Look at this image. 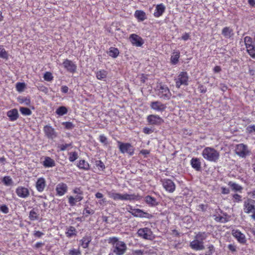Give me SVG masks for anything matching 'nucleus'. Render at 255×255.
Segmentation results:
<instances>
[{
  "label": "nucleus",
  "mask_w": 255,
  "mask_h": 255,
  "mask_svg": "<svg viewBox=\"0 0 255 255\" xmlns=\"http://www.w3.org/2000/svg\"><path fill=\"white\" fill-rule=\"evenodd\" d=\"M67 113V109L65 107L61 106L58 108L56 111V113L59 116H63Z\"/></svg>",
  "instance_id": "nucleus-37"
},
{
  "label": "nucleus",
  "mask_w": 255,
  "mask_h": 255,
  "mask_svg": "<svg viewBox=\"0 0 255 255\" xmlns=\"http://www.w3.org/2000/svg\"><path fill=\"white\" fill-rule=\"evenodd\" d=\"M0 57L3 59H8V54L2 46H0Z\"/></svg>",
  "instance_id": "nucleus-41"
},
{
  "label": "nucleus",
  "mask_w": 255,
  "mask_h": 255,
  "mask_svg": "<svg viewBox=\"0 0 255 255\" xmlns=\"http://www.w3.org/2000/svg\"><path fill=\"white\" fill-rule=\"evenodd\" d=\"M221 190H222V194H228L230 192V190L229 188H227L226 187H222L221 188Z\"/></svg>",
  "instance_id": "nucleus-58"
},
{
  "label": "nucleus",
  "mask_w": 255,
  "mask_h": 255,
  "mask_svg": "<svg viewBox=\"0 0 255 255\" xmlns=\"http://www.w3.org/2000/svg\"><path fill=\"white\" fill-rule=\"evenodd\" d=\"M222 34L225 38H229L231 37L233 34V30L229 27H225L222 29Z\"/></svg>",
  "instance_id": "nucleus-24"
},
{
  "label": "nucleus",
  "mask_w": 255,
  "mask_h": 255,
  "mask_svg": "<svg viewBox=\"0 0 255 255\" xmlns=\"http://www.w3.org/2000/svg\"><path fill=\"white\" fill-rule=\"evenodd\" d=\"M77 158V154L76 152H74L71 153L69 156V160L71 162L74 161Z\"/></svg>",
  "instance_id": "nucleus-51"
},
{
  "label": "nucleus",
  "mask_w": 255,
  "mask_h": 255,
  "mask_svg": "<svg viewBox=\"0 0 255 255\" xmlns=\"http://www.w3.org/2000/svg\"><path fill=\"white\" fill-rule=\"evenodd\" d=\"M19 111L22 115L25 116H29L32 113L31 110L27 108L20 107Z\"/></svg>",
  "instance_id": "nucleus-40"
},
{
  "label": "nucleus",
  "mask_w": 255,
  "mask_h": 255,
  "mask_svg": "<svg viewBox=\"0 0 255 255\" xmlns=\"http://www.w3.org/2000/svg\"><path fill=\"white\" fill-rule=\"evenodd\" d=\"M43 235V233L40 231H35L34 233V236L40 238Z\"/></svg>",
  "instance_id": "nucleus-61"
},
{
  "label": "nucleus",
  "mask_w": 255,
  "mask_h": 255,
  "mask_svg": "<svg viewBox=\"0 0 255 255\" xmlns=\"http://www.w3.org/2000/svg\"><path fill=\"white\" fill-rule=\"evenodd\" d=\"M150 106L151 109L160 112L164 111L166 108L165 104L158 101L151 102Z\"/></svg>",
  "instance_id": "nucleus-12"
},
{
  "label": "nucleus",
  "mask_w": 255,
  "mask_h": 255,
  "mask_svg": "<svg viewBox=\"0 0 255 255\" xmlns=\"http://www.w3.org/2000/svg\"><path fill=\"white\" fill-rule=\"evenodd\" d=\"M108 243L112 246L109 255H124L127 250L126 244L116 237L109 238Z\"/></svg>",
  "instance_id": "nucleus-1"
},
{
  "label": "nucleus",
  "mask_w": 255,
  "mask_h": 255,
  "mask_svg": "<svg viewBox=\"0 0 255 255\" xmlns=\"http://www.w3.org/2000/svg\"><path fill=\"white\" fill-rule=\"evenodd\" d=\"M77 231L75 228L73 226H69L66 229L65 235L67 237L71 238L77 236Z\"/></svg>",
  "instance_id": "nucleus-21"
},
{
  "label": "nucleus",
  "mask_w": 255,
  "mask_h": 255,
  "mask_svg": "<svg viewBox=\"0 0 255 255\" xmlns=\"http://www.w3.org/2000/svg\"><path fill=\"white\" fill-rule=\"evenodd\" d=\"M128 211L134 216L137 217H145L147 214L138 208H129Z\"/></svg>",
  "instance_id": "nucleus-19"
},
{
  "label": "nucleus",
  "mask_w": 255,
  "mask_h": 255,
  "mask_svg": "<svg viewBox=\"0 0 255 255\" xmlns=\"http://www.w3.org/2000/svg\"><path fill=\"white\" fill-rule=\"evenodd\" d=\"M69 255H80L81 252L79 249H73L69 251Z\"/></svg>",
  "instance_id": "nucleus-48"
},
{
  "label": "nucleus",
  "mask_w": 255,
  "mask_h": 255,
  "mask_svg": "<svg viewBox=\"0 0 255 255\" xmlns=\"http://www.w3.org/2000/svg\"><path fill=\"white\" fill-rule=\"evenodd\" d=\"M228 185L232 188V190L234 191L241 192L243 189V187L241 186L232 181L229 182Z\"/></svg>",
  "instance_id": "nucleus-32"
},
{
  "label": "nucleus",
  "mask_w": 255,
  "mask_h": 255,
  "mask_svg": "<svg viewBox=\"0 0 255 255\" xmlns=\"http://www.w3.org/2000/svg\"><path fill=\"white\" fill-rule=\"evenodd\" d=\"M2 182L6 186H11L13 184L12 179L8 176H4L2 180Z\"/></svg>",
  "instance_id": "nucleus-35"
},
{
  "label": "nucleus",
  "mask_w": 255,
  "mask_h": 255,
  "mask_svg": "<svg viewBox=\"0 0 255 255\" xmlns=\"http://www.w3.org/2000/svg\"><path fill=\"white\" fill-rule=\"evenodd\" d=\"M71 144H61L60 145V150L62 151H64L67 149V147L71 146Z\"/></svg>",
  "instance_id": "nucleus-56"
},
{
  "label": "nucleus",
  "mask_w": 255,
  "mask_h": 255,
  "mask_svg": "<svg viewBox=\"0 0 255 255\" xmlns=\"http://www.w3.org/2000/svg\"><path fill=\"white\" fill-rule=\"evenodd\" d=\"M179 56L180 53L179 52L173 53V55L171 57V61L172 64H175L178 62Z\"/></svg>",
  "instance_id": "nucleus-36"
},
{
  "label": "nucleus",
  "mask_w": 255,
  "mask_h": 255,
  "mask_svg": "<svg viewBox=\"0 0 255 255\" xmlns=\"http://www.w3.org/2000/svg\"><path fill=\"white\" fill-rule=\"evenodd\" d=\"M242 197L239 194H236L233 195V199L235 202H239L241 201Z\"/></svg>",
  "instance_id": "nucleus-55"
},
{
  "label": "nucleus",
  "mask_w": 255,
  "mask_h": 255,
  "mask_svg": "<svg viewBox=\"0 0 255 255\" xmlns=\"http://www.w3.org/2000/svg\"><path fill=\"white\" fill-rule=\"evenodd\" d=\"M107 76V72L104 70L98 71L96 73V77L99 80H105Z\"/></svg>",
  "instance_id": "nucleus-31"
},
{
  "label": "nucleus",
  "mask_w": 255,
  "mask_h": 255,
  "mask_svg": "<svg viewBox=\"0 0 255 255\" xmlns=\"http://www.w3.org/2000/svg\"><path fill=\"white\" fill-rule=\"evenodd\" d=\"M95 165L100 170H103L105 168V166L101 160H96L95 161Z\"/></svg>",
  "instance_id": "nucleus-45"
},
{
  "label": "nucleus",
  "mask_w": 255,
  "mask_h": 255,
  "mask_svg": "<svg viewBox=\"0 0 255 255\" xmlns=\"http://www.w3.org/2000/svg\"><path fill=\"white\" fill-rule=\"evenodd\" d=\"M229 221V217H228L226 214H224V216H222L219 222L225 223Z\"/></svg>",
  "instance_id": "nucleus-52"
},
{
  "label": "nucleus",
  "mask_w": 255,
  "mask_h": 255,
  "mask_svg": "<svg viewBox=\"0 0 255 255\" xmlns=\"http://www.w3.org/2000/svg\"><path fill=\"white\" fill-rule=\"evenodd\" d=\"M109 196L114 200H119L120 194L113 192H110L108 193Z\"/></svg>",
  "instance_id": "nucleus-47"
},
{
  "label": "nucleus",
  "mask_w": 255,
  "mask_h": 255,
  "mask_svg": "<svg viewBox=\"0 0 255 255\" xmlns=\"http://www.w3.org/2000/svg\"><path fill=\"white\" fill-rule=\"evenodd\" d=\"M83 199V197L80 195H77L75 197L70 196L69 197V202L71 206L75 205V203L81 201Z\"/></svg>",
  "instance_id": "nucleus-27"
},
{
  "label": "nucleus",
  "mask_w": 255,
  "mask_h": 255,
  "mask_svg": "<svg viewBox=\"0 0 255 255\" xmlns=\"http://www.w3.org/2000/svg\"><path fill=\"white\" fill-rule=\"evenodd\" d=\"M43 131L45 136L50 139L53 140L57 136V132L51 126L46 125L44 126Z\"/></svg>",
  "instance_id": "nucleus-8"
},
{
  "label": "nucleus",
  "mask_w": 255,
  "mask_h": 255,
  "mask_svg": "<svg viewBox=\"0 0 255 255\" xmlns=\"http://www.w3.org/2000/svg\"><path fill=\"white\" fill-rule=\"evenodd\" d=\"M19 102L20 103H24L26 105H29L30 104V101L29 99L27 98H23L19 100Z\"/></svg>",
  "instance_id": "nucleus-53"
},
{
  "label": "nucleus",
  "mask_w": 255,
  "mask_h": 255,
  "mask_svg": "<svg viewBox=\"0 0 255 255\" xmlns=\"http://www.w3.org/2000/svg\"><path fill=\"white\" fill-rule=\"evenodd\" d=\"M235 151L236 153L242 157H246L249 153L247 146L244 144H238Z\"/></svg>",
  "instance_id": "nucleus-9"
},
{
  "label": "nucleus",
  "mask_w": 255,
  "mask_h": 255,
  "mask_svg": "<svg viewBox=\"0 0 255 255\" xmlns=\"http://www.w3.org/2000/svg\"><path fill=\"white\" fill-rule=\"evenodd\" d=\"M176 80V87L177 88H180L181 85H188V76L186 72H181Z\"/></svg>",
  "instance_id": "nucleus-6"
},
{
  "label": "nucleus",
  "mask_w": 255,
  "mask_h": 255,
  "mask_svg": "<svg viewBox=\"0 0 255 255\" xmlns=\"http://www.w3.org/2000/svg\"><path fill=\"white\" fill-rule=\"evenodd\" d=\"M190 247L191 249L195 251H201L205 249L204 242L198 241L196 239L190 242Z\"/></svg>",
  "instance_id": "nucleus-14"
},
{
  "label": "nucleus",
  "mask_w": 255,
  "mask_h": 255,
  "mask_svg": "<svg viewBox=\"0 0 255 255\" xmlns=\"http://www.w3.org/2000/svg\"><path fill=\"white\" fill-rule=\"evenodd\" d=\"M16 193L19 197L21 198H26L29 194L28 189L23 187H18L16 189Z\"/></svg>",
  "instance_id": "nucleus-18"
},
{
  "label": "nucleus",
  "mask_w": 255,
  "mask_h": 255,
  "mask_svg": "<svg viewBox=\"0 0 255 255\" xmlns=\"http://www.w3.org/2000/svg\"><path fill=\"white\" fill-rule=\"evenodd\" d=\"M108 53L110 56L113 58H116L119 54V51L117 48L111 47L109 49Z\"/></svg>",
  "instance_id": "nucleus-34"
},
{
  "label": "nucleus",
  "mask_w": 255,
  "mask_h": 255,
  "mask_svg": "<svg viewBox=\"0 0 255 255\" xmlns=\"http://www.w3.org/2000/svg\"><path fill=\"white\" fill-rule=\"evenodd\" d=\"M137 234L139 237L145 240H152L154 238L152 232L148 228L139 229Z\"/></svg>",
  "instance_id": "nucleus-5"
},
{
  "label": "nucleus",
  "mask_w": 255,
  "mask_h": 255,
  "mask_svg": "<svg viewBox=\"0 0 255 255\" xmlns=\"http://www.w3.org/2000/svg\"><path fill=\"white\" fill-rule=\"evenodd\" d=\"M192 167L197 171H200L201 169V162L198 158H193L191 160Z\"/></svg>",
  "instance_id": "nucleus-25"
},
{
  "label": "nucleus",
  "mask_w": 255,
  "mask_h": 255,
  "mask_svg": "<svg viewBox=\"0 0 255 255\" xmlns=\"http://www.w3.org/2000/svg\"><path fill=\"white\" fill-rule=\"evenodd\" d=\"M189 38V34L188 33H185L182 36V39L184 40H187Z\"/></svg>",
  "instance_id": "nucleus-64"
},
{
  "label": "nucleus",
  "mask_w": 255,
  "mask_h": 255,
  "mask_svg": "<svg viewBox=\"0 0 255 255\" xmlns=\"http://www.w3.org/2000/svg\"><path fill=\"white\" fill-rule=\"evenodd\" d=\"M68 87L66 86H63L61 88V91L64 93H67L68 91Z\"/></svg>",
  "instance_id": "nucleus-62"
},
{
  "label": "nucleus",
  "mask_w": 255,
  "mask_h": 255,
  "mask_svg": "<svg viewBox=\"0 0 255 255\" xmlns=\"http://www.w3.org/2000/svg\"><path fill=\"white\" fill-rule=\"evenodd\" d=\"M208 234L205 232H198L195 236L196 240L204 242L203 241L207 238Z\"/></svg>",
  "instance_id": "nucleus-33"
},
{
  "label": "nucleus",
  "mask_w": 255,
  "mask_h": 255,
  "mask_svg": "<svg viewBox=\"0 0 255 255\" xmlns=\"http://www.w3.org/2000/svg\"><path fill=\"white\" fill-rule=\"evenodd\" d=\"M203 157L206 160L216 162L219 158V153L213 148L207 147L204 148L202 153Z\"/></svg>",
  "instance_id": "nucleus-2"
},
{
  "label": "nucleus",
  "mask_w": 255,
  "mask_h": 255,
  "mask_svg": "<svg viewBox=\"0 0 255 255\" xmlns=\"http://www.w3.org/2000/svg\"><path fill=\"white\" fill-rule=\"evenodd\" d=\"M63 124L67 129H71L73 128V125L71 122H65Z\"/></svg>",
  "instance_id": "nucleus-54"
},
{
  "label": "nucleus",
  "mask_w": 255,
  "mask_h": 255,
  "mask_svg": "<svg viewBox=\"0 0 255 255\" xmlns=\"http://www.w3.org/2000/svg\"><path fill=\"white\" fill-rule=\"evenodd\" d=\"M148 123L151 125H159L163 123V120L158 115H150L147 118Z\"/></svg>",
  "instance_id": "nucleus-11"
},
{
  "label": "nucleus",
  "mask_w": 255,
  "mask_h": 255,
  "mask_svg": "<svg viewBox=\"0 0 255 255\" xmlns=\"http://www.w3.org/2000/svg\"><path fill=\"white\" fill-rule=\"evenodd\" d=\"M129 38L131 43L137 47H140L143 44L142 39L135 34H131Z\"/></svg>",
  "instance_id": "nucleus-13"
},
{
  "label": "nucleus",
  "mask_w": 255,
  "mask_h": 255,
  "mask_svg": "<svg viewBox=\"0 0 255 255\" xmlns=\"http://www.w3.org/2000/svg\"><path fill=\"white\" fill-rule=\"evenodd\" d=\"M91 241V239L90 237L85 236L80 241V245L84 249L87 248Z\"/></svg>",
  "instance_id": "nucleus-28"
},
{
  "label": "nucleus",
  "mask_w": 255,
  "mask_h": 255,
  "mask_svg": "<svg viewBox=\"0 0 255 255\" xmlns=\"http://www.w3.org/2000/svg\"><path fill=\"white\" fill-rule=\"evenodd\" d=\"M63 65L68 71L71 73H74L76 71L77 66L71 60H65L63 62Z\"/></svg>",
  "instance_id": "nucleus-15"
},
{
  "label": "nucleus",
  "mask_w": 255,
  "mask_h": 255,
  "mask_svg": "<svg viewBox=\"0 0 255 255\" xmlns=\"http://www.w3.org/2000/svg\"><path fill=\"white\" fill-rule=\"evenodd\" d=\"M245 212L248 214H251L250 217L255 220V208H245Z\"/></svg>",
  "instance_id": "nucleus-42"
},
{
  "label": "nucleus",
  "mask_w": 255,
  "mask_h": 255,
  "mask_svg": "<svg viewBox=\"0 0 255 255\" xmlns=\"http://www.w3.org/2000/svg\"><path fill=\"white\" fill-rule=\"evenodd\" d=\"M244 42L249 54L255 59V44L252 38L250 36H246L244 38Z\"/></svg>",
  "instance_id": "nucleus-3"
},
{
  "label": "nucleus",
  "mask_w": 255,
  "mask_h": 255,
  "mask_svg": "<svg viewBox=\"0 0 255 255\" xmlns=\"http://www.w3.org/2000/svg\"><path fill=\"white\" fill-rule=\"evenodd\" d=\"M119 144V149L120 151L123 153H127L129 155H133L134 153V148L128 143H123L118 142Z\"/></svg>",
  "instance_id": "nucleus-7"
},
{
  "label": "nucleus",
  "mask_w": 255,
  "mask_h": 255,
  "mask_svg": "<svg viewBox=\"0 0 255 255\" xmlns=\"http://www.w3.org/2000/svg\"><path fill=\"white\" fill-rule=\"evenodd\" d=\"M232 235L240 244H245L246 243L247 240L245 235L239 230H233Z\"/></svg>",
  "instance_id": "nucleus-10"
},
{
  "label": "nucleus",
  "mask_w": 255,
  "mask_h": 255,
  "mask_svg": "<svg viewBox=\"0 0 255 255\" xmlns=\"http://www.w3.org/2000/svg\"><path fill=\"white\" fill-rule=\"evenodd\" d=\"M80 168L87 170L89 168V165L88 162L84 160H80L78 164Z\"/></svg>",
  "instance_id": "nucleus-38"
},
{
  "label": "nucleus",
  "mask_w": 255,
  "mask_h": 255,
  "mask_svg": "<svg viewBox=\"0 0 255 255\" xmlns=\"http://www.w3.org/2000/svg\"><path fill=\"white\" fill-rule=\"evenodd\" d=\"M45 167H52L55 165V162L53 159L49 157H46L43 162Z\"/></svg>",
  "instance_id": "nucleus-26"
},
{
  "label": "nucleus",
  "mask_w": 255,
  "mask_h": 255,
  "mask_svg": "<svg viewBox=\"0 0 255 255\" xmlns=\"http://www.w3.org/2000/svg\"><path fill=\"white\" fill-rule=\"evenodd\" d=\"M134 195L128 194H121L119 200H130L133 199Z\"/></svg>",
  "instance_id": "nucleus-39"
},
{
  "label": "nucleus",
  "mask_w": 255,
  "mask_h": 255,
  "mask_svg": "<svg viewBox=\"0 0 255 255\" xmlns=\"http://www.w3.org/2000/svg\"><path fill=\"white\" fill-rule=\"evenodd\" d=\"M228 249L233 252L236 251V246L232 244H230L228 245Z\"/></svg>",
  "instance_id": "nucleus-59"
},
{
  "label": "nucleus",
  "mask_w": 255,
  "mask_h": 255,
  "mask_svg": "<svg viewBox=\"0 0 255 255\" xmlns=\"http://www.w3.org/2000/svg\"><path fill=\"white\" fill-rule=\"evenodd\" d=\"M143 131L144 133L146 134H150L153 132L151 128L147 127H145L143 128Z\"/></svg>",
  "instance_id": "nucleus-57"
},
{
  "label": "nucleus",
  "mask_w": 255,
  "mask_h": 255,
  "mask_svg": "<svg viewBox=\"0 0 255 255\" xmlns=\"http://www.w3.org/2000/svg\"><path fill=\"white\" fill-rule=\"evenodd\" d=\"M208 249L209 250V251L206 254V255H211L213 253V251L214 250V246L213 245H210L209 246Z\"/></svg>",
  "instance_id": "nucleus-60"
},
{
  "label": "nucleus",
  "mask_w": 255,
  "mask_h": 255,
  "mask_svg": "<svg viewBox=\"0 0 255 255\" xmlns=\"http://www.w3.org/2000/svg\"><path fill=\"white\" fill-rule=\"evenodd\" d=\"M134 15L136 18L140 21H143L146 18L145 13L142 10H136Z\"/></svg>",
  "instance_id": "nucleus-29"
},
{
  "label": "nucleus",
  "mask_w": 255,
  "mask_h": 255,
  "mask_svg": "<svg viewBox=\"0 0 255 255\" xmlns=\"http://www.w3.org/2000/svg\"><path fill=\"white\" fill-rule=\"evenodd\" d=\"M99 140L101 142L104 143L105 145L108 144V139L106 136L104 135H100L99 136Z\"/></svg>",
  "instance_id": "nucleus-50"
},
{
  "label": "nucleus",
  "mask_w": 255,
  "mask_h": 255,
  "mask_svg": "<svg viewBox=\"0 0 255 255\" xmlns=\"http://www.w3.org/2000/svg\"><path fill=\"white\" fill-rule=\"evenodd\" d=\"M159 91L158 96L160 98L164 99H169L171 96V94L168 87L161 83L159 84L157 86Z\"/></svg>",
  "instance_id": "nucleus-4"
},
{
  "label": "nucleus",
  "mask_w": 255,
  "mask_h": 255,
  "mask_svg": "<svg viewBox=\"0 0 255 255\" xmlns=\"http://www.w3.org/2000/svg\"><path fill=\"white\" fill-rule=\"evenodd\" d=\"M18 111L16 109H13L8 111L7 112V116L11 121H14L18 118Z\"/></svg>",
  "instance_id": "nucleus-20"
},
{
  "label": "nucleus",
  "mask_w": 255,
  "mask_h": 255,
  "mask_svg": "<svg viewBox=\"0 0 255 255\" xmlns=\"http://www.w3.org/2000/svg\"><path fill=\"white\" fill-rule=\"evenodd\" d=\"M29 218L31 220H37L38 219V215L35 211L32 210L29 214Z\"/></svg>",
  "instance_id": "nucleus-46"
},
{
  "label": "nucleus",
  "mask_w": 255,
  "mask_h": 255,
  "mask_svg": "<svg viewBox=\"0 0 255 255\" xmlns=\"http://www.w3.org/2000/svg\"><path fill=\"white\" fill-rule=\"evenodd\" d=\"M25 87V84L24 83H17L16 84V90L18 92H22Z\"/></svg>",
  "instance_id": "nucleus-44"
},
{
  "label": "nucleus",
  "mask_w": 255,
  "mask_h": 255,
  "mask_svg": "<svg viewBox=\"0 0 255 255\" xmlns=\"http://www.w3.org/2000/svg\"><path fill=\"white\" fill-rule=\"evenodd\" d=\"M165 8V6L162 4H157L154 12V16L156 17L160 16L164 12Z\"/></svg>",
  "instance_id": "nucleus-23"
},
{
  "label": "nucleus",
  "mask_w": 255,
  "mask_h": 255,
  "mask_svg": "<svg viewBox=\"0 0 255 255\" xmlns=\"http://www.w3.org/2000/svg\"><path fill=\"white\" fill-rule=\"evenodd\" d=\"M144 201L149 205L155 206L157 205V202L156 199L150 196H147L145 197Z\"/></svg>",
  "instance_id": "nucleus-30"
},
{
  "label": "nucleus",
  "mask_w": 255,
  "mask_h": 255,
  "mask_svg": "<svg viewBox=\"0 0 255 255\" xmlns=\"http://www.w3.org/2000/svg\"><path fill=\"white\" fill-rule=\"evenodd\" d=\"M94 213V211L91 208H84L83 211V214L86 217L88 216L89 214H92Z\"/></svg>",
  "instance_id": "nucleus-49"
},
{
  "label": "nucleus",
  "mask_w": 255,
  "mask_h": 255,
  "mask_svg": "<svg viewBox=\"0 0 255 255\" xmlns=\"http://www.w3.org/2000/svg\"><path fill=\"white\" fill-rule=\"evenodd\" d=\"M163 186L167 191L170 192H173L175 188L174 183L170 179L164 180L163 181Z\"/></svg>",
  "instance_id": "nucleus-16"
},
{
  "label": "nucleus",
  "mask_w": 255,
  "mask_h": 255,
  "mask_svg": "<svg viewBox=\"0 0 255 255\" xmlns=\"http://www.w3.org/2000/svg\"><path fill=\"white\" fill-rule=\"evenodd\" d=\"M46 186L45 180L43 178H38L36 183V187L39 192H42Z\"/></svg>",
  "instance_id": "nucleus-22"
},
{
  "label": "nucleus",
  "mask_w": 255,
  "mask_h": 255,
  "mask_svg": "<svg viewBox=\"0 0 255 255\" xmlns=\"http://www.w3.org/2000/svg\"><path fill=\"white\" fill-rule=\"evenodd\" d=\"M67 186L66 184L60 183L58 184L56 188L57 194L59 196L63 195L67 191Z\"/></svg>",
  "instance_id": "nucleus-17"
},
{
  "label": "nucleus",
  "mask_w": 255,
  "mask_h": 255,
  "mask_svg": "<svg viewBox=\"0 0 255 255\" xmlns=\"http://www.w3.org/2000/svg\"><path fill=\"white\" fill-rule=\"evenodd\" d=\"M43 78L46 81H51L53 79V76L51 73L46 72L44 75Z\"/></svg>",
  "instance_id": "nucleus-43"
},
{
  "label": "nucleus",
  "mask_w": 255,
  "mask_h": 255,
  "mask_svg": "<svg viewBox=\"0 0 255 255\" xmlns=\"http://www.w3.org/2000/svg\"><path fill=\"white\" fill-rule=\"evenodd\" d=\"M220 87H221V90L222 91H225L227 90L228 89V87L227 86L224 84H220Z\"/></svg>",
  "instance_id": "nucleus-63"
}]
</instances>
